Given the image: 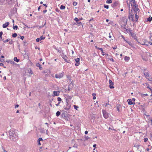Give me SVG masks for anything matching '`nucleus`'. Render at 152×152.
I'll use <instances>...</instances> for the list:
<instances>
[{"mask_svg": "<svg viewBox=\"0 0 152 152\" xmlns=\"http://www.w3.org/2000/svg\"><path fill=\"white\" fill-rule=\"evenodd\" d=\"M138 10H129V19L133 22H137L138 19Z\"/></svg>", "mask_w": 152, "mask_h": 152, "instance_id": "f257e3e1", "label": "nucleus"}, {"mask_svg": "<svg viewBox=\"0 0 152 152\" xmlns=\"http://www.w3.org/2000/svg\"><path fill=\"white\" fill-rule=\"evenodd\" d=\"M10 139L12 141H16L18 140V134L17 130L11 129L9 132Z\"/></svg>", "mask_w": 152, "mask_h": 152, "instance_id": "f03ea898", "label": "nucleus"}, {"mask_svg": "<svg viewBox=\"0 0 152 152\" xmlns=\"http://www.w3.org/2000/svg\"><path fill=\"white\" fill-rule=\"evenodd\" d=\"M127 21V19L126 18H122L120 21L121 27L125 28L126 25Z\"/></svg>", "mask_w": 152, "mask_h": 152, "instance_id": "7ed1b4c3", "label": "nucleus"}, {"mask_svg": "<svg viewBox=\"0 0 152 152\" xmlns=\"http://www.w3.org/2000/svg\"><path fill=\"white\" fill-rule=\"evenodd\" d=\"M64 72L55 75V77L57 79H60L63 77L64 75Z\"/></svg>", "mask_w": 152, "mask_h": 152, "instance_id": "20e7f679", "label": "nucleus"}, {"mask_svg": "<svg viewBox=\"0 0 152 152\" xmlns=\"http://www.w3.org/2000/svg\"><path fill=\"white\" fill-rule=\"evenodd\" d=\"M144 74L145 76V77L146 78H148V77H149L150 76L148 71H147V70L145 69H144Z\"/></svg>", "mask_w": 152, "mask_h": 152, "instance_id": "39448f33", "label": "nucleus"}, {"mask_svg": "<svg viewBox=\"0 0 152 152\" xmlns=\"http://www.w3.org/2000/svg\"><path fill=\"white\" fill-rule=\"evenodd\" d=\"M102 112L104 117L105 118H107L109 117L108 114L105 110H103Z\"/></svg>", "mask_w": 152, "mask_h": 152, "instance_id": "423d86ee", "label": "nucleus"}, {"mask_svg": "<svg viewBox=\"0 0 152 152\" xmlns=\"http://www.w3.org/2000/svg\"><path fill=\"white\" fill-rule=\"evenodd\" d=\"M109 81L110 84V85L109 86V87L111 89L114 88V87L113 86H111V85H112V86H113L114 85L113 83L112 82V80H109Z\"/></svg>", "mask_w": 152, "mask_h": 152, "instance_id": "0eeeda50", "label": "nucleus"}, {"mask_svg": "<svg viewBox=\"0 0 152 152\" xmlns=\"http://www.w3.org/2000/svg\"><path fill=\"white\" fill-rule=\"evenodd\" d=\"M45 37L43 36H41L39 38H37L36 39V41L37 42H39V41L41 40L42 39H45Z\"/></svg>", "mask_w": 152, "mask_h": 152, "instance_id": "6e6552de", "label": "nucleus"}, {"mask_svg": "<svg viewBox=\"0 0 152 152\" xmlns=\"http://www.w3.org/2000/svg\"><path fill=\"white\" fill-rule=\"evenodd\" d=\"M75 61L76 62V63L75 64L76 66H78L80 64V59L79 58H77L75 59Z\"/></svg>", "mask_w": 152, "mask_h": 152, "instance_id": "1a4fd4ad", "label": "nucleus"}, {"mask_svg": "<svg viewBox=\"0 0 152 152\" xmlns=\"http://www.w3.org/2000/svg\"><path fill=\"white\" fill-rule=\"evenodd\" d=\"M130 35L132 36L133 38H134V39H135L136 40H137V39H136V34H134L131 32L130 34Z\"/></svg>", "mask_w": 152, "mask_h": 152, "instance_id": "9d476101", "label": "nucleus"}, {"mask_svg": "<svg viewBox=\"0 0 152 152\" xmlns=\"http://www.w3.org/2000/svg\"><path fill=\"white\" fill-rule=\"evenodd\" d=\"M75 20L76 21V22L79 25H82V23L80 21H79L80 19H79L77 18H75Z\"/></svg>", "mask_w": 152, "mask_h": 152, "instance_id": "9b49d317", "label": "nucleus"}, {"mask_svg": "<svg viewBox=\"0 0 152 152\" xmlns=\"http://www.w3.org/2000/svg\"><path fill=\"white\" fill-rule=\"evenodd\" d=\"M126 31V32L128 33H129V34L131 32H132V30H131V29L130 28H126L125 27V28H123Z\"/></svg>", "mask_w": 152, "mask_h": 152, "instance_id": "f8f14e48", "label": "nucleus"}, {"mask_svg": "<svg viewBox=\"0 0 152 152\" xmlns=\"http://www.w3.org/2000/svg\"><path fill=\"white\" fill-rule=\"evenodd\" d=\"M9 22H7V23H5L3 24V28H6L9 26Z\"/></svg>", "mask_w": 152, "mask_h": 152, "instance_id": "ddd939ff", "label": "nucleus"}, {"mask_svg": "<svg viewBox=\"0 0 152 152\" xmlns=\"http://www.w3.org/2000/svg\"><path fill=\"white\" fill-rule=\"evenodd\" d=\"M127 101L128 102V104L129 105H131L134 104V103H133V102H132V101L131 99H128L127 100Z\"/></svg>", "mask_w": 152, "mask_h": 152, "instance_id": "4468645a", "label": "nucleus"}, {"mask_svg": "<svg viewBox=\"0 0 152 152\" xmlns=\"http://www.w3.org/2000/svg\"><path fill=\"white\" fill-rule=\"evenodd\" d=\"M59 93H58L57 92V91H54L53 92V96H59Z\"/></svg>", "mask_w": 152, "mask_h": 152, "instance_id": "2eb2a0df", "label": "nucleus"}, {"mask_svg": "<svg viewBox=\"0 0 152 152\" xmlns=\"http://www.w3.org/2000/svg\"><path fill=\"white\" fill-rule=\"evenodd\" d=\"M131 6L133 7V10H135H135H137V8H136V4L135 3L132 4Z\"/></svg>", "mask_w": 152, "mask_h": 152, "instance_id": "dca6fc26", "label": "nucleus"}, {"mask_svg": "<svg viewBox=\"0 0 152 152\" xmlns=\"http://www.w3.org/2000/svg\"><path fill=\"white\" fill-rule=\"evenodd\" d=\"M43 141V140L42 138H39L37 140V142L39 145H41L40 142V141Z\"/></svg>", "mask_w": 152, "mask_h": 152, "instance_id": "f3484780", "label": "nucleus"}, {"mask_svg": "<svg viewBox=\"0 0 152 152\" xmlns=\"http://www.w3.org/2000/svg\"><path fill=\"white\" fill-rule=\"evenodd\" d=\"M36 66L39 67V69L40 70H42V68L40 65V64L39 63H37L36 64Z\"/></svg>", "mask_w": 152, "mask_h": 152, "instance_id": "a211bd4d", "label": "nucleus"}, {"mask_svg": "<svg viewBox=\"0 0 152 152\" xmlns=\"http://www.w3.org/2000/svg\"><path fill=\"white\" fill-rule=\"evenodd\" d=\"M28 72L31 75L33 74V72L30 69H29L28 70Z\"/></svg>", "mask_w": 152, "mask_h": 152, "instance_id": "6ab92c4d", "label": "nucleus"}, {"mask_svg": "<svg viewBox=\"0 0 152 152\" xmlns=\"http://www.w3.org/2000/svg\"><path fill=\"white\" fill-rule=\"evenodd\" d=\"M130 59V58L129 57L127 56H125L124 58V60L125 61H128Z\"/></svg>", "mask_w": 152, "mask_h": 152, "instance_id": "aec40b11", "label": "nucleus"}, {"mask_svg": "<svg viewBox=\"0 0 152 152\" xmlns=\"http://www.w3.org/2000/svg\"><path fill=\"white\" fill-rule=\"evenodd\" d=\"M120 105L119 104H118L117 105V110L118 111H120Z\"/></svg>", "mask_w": 152, "mask_h": 152, "instance_id": "412c9836", "label": "nucleus"}, {"mask_svg": "<svg viewBox=\"0 0 152 152\" xmlns=\"http://www.w3.org/2000/svg\"><path fill=\"white\" fill-rule=\"evenodd\" d=\"M14 60L16 61L17 62H18L19 61V59L17 58V57H14Z\"/></svg>", "mask_w": 152, "mask_h": 152, "instance_id": "4be33fe9", "label": "nucleus"}, {"mask_svg": "<svg viewBox=\"0 0 152 152\" xmlns=\"http://www.w3.org/2000/svg\"><path fill=\"white\" fill-rule=\"evenodd\" d=\"M152 20V18L151 17H149V18H148L147 19V21H151Z\"/></svg>", "mask_w": 152, "mask_h": 152, "instance_id": "5701e85b", "label": "nucleus"}, {"mask_svg": "<svg viewBox=\"0 0 152 152\" xmlns=\"http://www.w3.org/2000/svg\"><path fill=\"white\" fill-rule=\"evenodd\" d=\"M62 118H64L66 116V113L65 112L62 113L61 114Z\"/></svg>", "mask_w": 152, "mask_h": 152, "instance_id": "b1692460", "label": "nucleus"}, {"mask_svg": "<svg viewBox=\"0 0 152 152\" xmlns=\"http://www.w3.org/2000/svg\"><path fill=\"white\" fill-rule=\"evenodd\" d=\"M139 43H140L142 45H148L147 44H145V42H143V41H141V42H138Z\"/></svg>", "mask_w": 152, "mask_h": 152, "instance_id": "393cba45", "label": "nucleus"}, {"mask_svg": "<svg viewBox=\"0 0 152 152\" xmlns=\"http://www.w3.org/2000/svg\"><path fill=\"white\" fill-rule=\"evenodd\" d=\"M92 95L93 96V99H96V97H95L96 94L94 93H93L92 94Z\"/></svg>", "mask_w": 152, "mask_h": 152, "instance_id": "a878e982", "label": "nucleus"}, {"mask_svg": "<svg viewBox=\"0 0 152 152\" xmlns=\"http://www.w3.org/2000/svg\"><path fill=\"white\" fill-rule=\"evenodd\" d=\"M65 7L64 6L61 5L60 7V8L61 10L64 9L65 8Z\"/></svg>", "mask_w": 152, "mask_h": 152, "instance_id": "bb28decb", "label": "nucleus"}, {"mask_svg": "<svg viewBox=\"0 0 152 152\" xmlns=\"http://www.w3.org/2000/svg\"><path fill=\"white\" fill-rule=\"evenodd\" d=\"M60 112L59 111H57L56 113V115L57 116H59L60 114Z\"/></svg>", "mask_w": 152, "mask_h": 152, "instance_id": "cd10ccee", "label": "nucleus"}, {"mask_svg": "<svg viewBox=\"0 0 152 152\" xmlns=\"http://www.w3.org/2000/svg\"><path fill=\"white\" fill-rule=\"evenodd\" d=\"M148 96V94H141V96L142 97H144V96Z\"/></svg>", "mask_w": 152, "mask_h": 152, "instance_id": "c85d7f7f", "label": "nucleus"}, {"mask_svg": "<svg viewBox=\"0 0 152 152\" xmlns=\"http://www.w3.org/2000/svg\"><path fill=\"white\" fill-rule=\"evenodd\" d=\"M5 1V0H0V4H3Z\"/></svg>", "mask_w": 152, "mask_h": 152, "instance_id": "c756f323", "label": "nucleus"}, {"mask_svg": "<svg viewBox=\"0 0 152 152\" xmlns=\"http://www.w3.org/2000/svg\"><path fill=\"white\" fill-rule=\"evenodd\" d=\"M147 79H148L149 81H152V78L151 77H149L148 78H147Z\"/></svg>", "mask_w": 152, "mask_h": 152, "instance_id": "7c9ffc66", "label": "nucleus"}, {"mask_svg": "<svg viewBox=\"0 0 152 152\" xmlns=\"http://www.w3.org/2000/svg\"><path fill=\"white\" fill-rule=\"evenodd\" d=\"M18 28V27L17 26H14L13 27V28L14 29H15L16 30H17Z\"/></svg>", "mask_w": 152, "mask_h": 152, "instance_id": "2f4dec72", "label": "nucleus"}, {"mask_svg": "<svg viewBox=\"0 0 152 152\" xmlns=\"http://www.w3.org/2000/svg\"><path fill=\"white\" fill-rule=\"evenodd\" d=\"M112 0H107L106 1V2L107 3L110 4L111 3H112Z\"/></svg>", "mask_w": 152, "mask_h": 152, "instance_id": "473e14b6", "label": "nucleus"}, {"mask_svg": "<svg viewBox=\"0 0 152 152\" xmlns=\"http://www.w3.org/2000/svg\"><path fill=\"white\" fill-rule=\"evenodd\" d=\"M17 36V34L16 33H14V34H13L12 35V37H15L16 36Z\"/></svg>", "mask_w": 152, "mask_h": 152, "instance_id": "72a5a7b5", "label": "nucleus"}, {"mask_svg": "<svg viewBox=\"0 0 152 152\" xmlns=\"http://www.w3.org/2000/svg\"><path fill=\"white\" fill-rule=\"evenodd\" d=\"M74 108L76 110H77V108H78V107L76 105H74Z\"/></svg>", "mask_w": 152, "mask_h": 152, "instance_id": "f704fd0d", "label": "nucleus"}, {"mask_svg": "<svg viewBox=\"0 0 152 152\" xmlns=\"http://www.w3.org/2000/svg\"><path fill=\"white\" fill-rule=\"evenodd\" d=\"M3 34V32L2 31H1L0 32V38L2 39V36Z\"/></svg>", "mask_w": 152, "mask_h": 152, "instance_id": "c9c22d12", "label": "nucleus"}, {"mask_svg": "<svg viewBox=\"0 0 152 152\" xmlns=\"http://www.w3.org/2000/svg\"><path fill=\"white\" fill-rule=\"evenodd\" d=\"M62 58L64 59L67 58V56L66 55H63L62 56Z\"/></svg>", "mask_w": 152, "mask_h": 152, "instance_id": "e433bc0d", "label": "nucleus"}, {"mask_svg": "<svg viewBox=\"0 0 152 152\" xmlns=\"http://www.w3.org/2000/svg\"><path fill=\"white\" fill-rule=\"evenodd\" d=\"M9 43L10 45L12 44L13 43V41L12 40H11V41L9 42Z\"/></svg>", "mask_w": 152, "mask_h": 152, "instance_id": "4c0bfd02", "label": "nucleus"}, {"mask_svg": "<svg viewBox=\"0 0 152 152\" xmlns=\"http://www.w3.org/2000/svg\"><path fill=\"white\" fill-rule=\"evenodd\" d=\"M57 100H58V101L59 102H60L61 100V99L60 97H58L57 98Z\"/></svg>", "mask_w": 152, "mask_h": 152, "instance_id": "58836bf2", "label": "nucleus"}, {"mask_svg": "<svg viewBox=\"0 0 152 152\" xmlns=\"http://www.w3.org/2000/svg\"><path fill=\"white\" fill-rule=\"evenodd\" d=\"M148 138H145L144 139V141L145 142H146L148 140Z\"/></svg>", "mask_w": 152, "mask_h": 152, "instance_id": "ea45409f", "label": "nucleus"}, {"mask_svg": "<svg viewBox=\"0 0 152 152\" xmlns=\"http://www.w3.org/2000/svg\"><path fill=\"white\" fill-rule=\"evenodd\" d=\"M73 4L74 6H76L77 5V3L75 1H74L73 3Z\"/></svg>", "mask_w": 152, "mask_h": 152, "instance_id": "a19ab883", "label": "nucleus"}, {"mask_svg": "<svg viewBox=\"0 0 152 152\" xmlns=\"http://www.w3.org/2000/svg\"><path fill=\"white\" fill-rule=\"evenodd\" d=\"M104 8H106L107 9H108V8L109 6L108 5H104Z\"/></svg>", "mask_w": 152, "mask_h": 152, "instance_id": "79ce46f5", "label": "nucleus"}, {"mask_svg": "<svg viewBox=\"0 0 152 152\" xmlns=\"http://www.w3.org/2000/svg\"><path fill=\"white\" fill-rule=\"evenodd\" d=\"M98 49H99V50L101 51V52H102L103 49L102 48H98Z\"/></svg>", "mask_w": 152, "mask_h": 152, "instance_id": "37998d69", "label": "nucleus"}, {"mask_svg": "<svg viewBox=\"0 0 152 152\" xmlns=\"http://www.w3.org/2000/svg\"><path fill=\"white\" fill-rule=\"evenodd\" d=\"M9 41V40L8 39H7L3 41L4 42H8Z\"/></svg>", "mask_w": 152, "mask_h": 152, "instance_id": "c03bdc74", "label": "nucleus"}, {"mask_svg": "<svg viewBox=\"0 0 152 152\" xmlns=\"http://www.w3.org/2000/svg\"><path fill=\"white\" fill-rule=\"evenodd\" d=\"M131 2H132V3H135V0H132Z\"/></svg>", "mask_w": 152, "mask_h": 152, "instance_id": "a18cd8bd", "label": "nucleus"}, {"mask_svg": "<svg viewBox=\"0 0 152 152\" xmlns=\"http://www.w3.org/2000/svg\"><path fill=\"white\" fill-rule=\"evenodd\" d=\"M117 48V47L116 46H115L114 47H113V49H115Z\"/></svg>", "mask_w": 152, "mask_h": 152, "instance_id": "49530a36", "label": "nucleus"}, {"mask_svg": "<svg viewBox=\"0 0 152 152\" xmlns=\"http://www.w3.org/2000/svg\"><path fill=\"white\" fill-rule=\"evenodd\" d=\"M19 107V105L18 104L16 105L15 106V108H16L18 107Z\"/></svg>", "mask_w": 152, "mask_h": 152, "instance_id": "de8ad7c7", "label": "nucleus"}, {"mask_svg": "<svg viewBox=\"0 0 152 152\" xmlns=\"http://www.w3.org/2000/svg\"><path fill=\"white\" fill-rule=\"evenodd\" d=\"M109 58L110 59V60L111 61H112L113 62H114V60H113V59L112 58Z\"/></svg>", "mask_w": 152, "mask_h": 152, "instance_id": "09e8293b", "label": "nucleus"}, {"mask_svg": "<svg viewBox=\"0 0 152 152\" xmlns=\"http://www.w3.org/2000/svg\"><path fill=\"white\" fill-rule=\"evenodd\" d=\"M148 44H150V45H152V43L151 42H148Z\"/></svg>", "mask_w": 152, "mask_h": 152, "instance_id": "8fccbe9b", "label": "nucleus"}, {"mask_svg": "<svg viewBox=\"0 0 152 152\" xmlns=\"http://www.w3.org/2000/svg\"><path fill=\"white\" fill-rule=\"evenodd\" d=\"M69 108H67L66 107V108H64L65 110H69Z\"/></svg>", "mask_w": 152, "mask_h": 152, "instance_id": "3c124183", "label": "nucleus"}, {"mask_svg": "<svg viewBox=\"0 0 152 152\" xmlns=\"http://www.w3.org/2000/svg\"><path fill=\"white\" fill-rule=\"evenodd\" d=\"M24 36H22L21 37V38H20V39H22V40H23V39H24Z\"/></svg>", "mask_w": 152, "mask_h": 152, "instance_id": "603ef678", "label": "nucleus"}, {"mask_svg": "<svg viewBox=\"0 0 152 152\" xmlns=\"http://www.w3.org/2000/svg\"><path fill=\"white\" fill-rule=\"evenodd\" d=\"M60 103V102H59L57 104H56V106H59V105Z\"/></svg>", "mask_w": 152, "mask_h": 152, "instance_id": "864d4df0", "label": "nucleus"}, {"mask_svg": "<svg viewBox=\"0 0 152 152\" xmlns=\"http://www.w3.org/2000/svg\"><path fill=\"white\" fill-rule=\"evenodd\" d=\"M47 11V10H44L43 12L44 13H45Z\"/></svg>", "mask_w": 152, "mask_h": 152, "instance_id": "5fc2aeb1", "label": "nucleus"}, {"mask_svg": "<svg viewBox=\"0 0 152 152\" xmlns=\"http://www.w3.org/2000/svg\"><path fill=\"white\" fill-rule=\"evenodd\" d=\"M94 20V18H91V19H90L89 20V21H92V20Z\"/></svg>", "mask_w": 152, "mask_h": 152, "instance_id": "6e6d98bb", "label": "nucleus"}, {"mask_svg": "<svg viewBox=\"0 0 152 152\" xmlns=\"http://www.w3.org/2000/svg\"><path fill=\"white\" fill-rule=\"evenodd\" d=\"M85 133L86 134H87L88 133V132L87 131H86L85 132Z\"/></svg>", "mask_w": 152, "mask_h": 152, "instance_id": "4d7b16f0", "label": "nucleus"}, {"mask_svg": "<svg viewBox=\"0 0 152 152\" xmlns=\"http://www.w3.org/2000/svg\"><path fill=\"white\" fill-rule=\"evenodd\" d=\"M3 152H5L6 151V150L4 149V148H2Z\"/></svg>", "mask_w": 152, "mask_h": 152, "instance_id": "13d9d810", "label": "nucleus"}, {"mask_svg": "<svg viewBox=\"0 0 152 152\" xmlns=\"http://www.w3.org/2000/svg\"><path fill=\"white\" fill-rule=\"evenodd\" d=\"M102 52L103 53L102 55L104 56V52H103V50H102Z\"/></svg>", "mask_w": 152, "mask_h": 152, "instance_id": "bf43d9fd", "label": "nucleus"}, {"mask_svg": "<svg viewBox=\"0 0 152 152\" xmlns=\"http://www.w3.org/2000/svg\"><path fill=\"white\" fill-rule=\"evenodd\" d=\"M149 150V149L148 148H146V151H148Z\"/></svg>", "mask_w": 152, "mask_h": 152, "instance_id": "052dcab7", "label": "nucleus"}, {"mask_svg": "<svg viewBox=\"0 0 152 152\" xmlns=\"http://www.w3.org/2000/svg\"><path fill=\"white\" fill-rule=\"evenodd\" d=\"M3 79H4V80H6V76H4V78H3Z\"/></svg>", "mask_w": 152, "mask_h": 152, "instance_id": "680f3d73", "label": "nucleus"}, {"mask_svg": "<svg viewBox=\"0 0 152 152\" xmlns=\"http://www.w3.org/2000/svg\"><path fill=\"white\" fill-rule=\"evenodd\" d=\"M75 13H77V12H78V10H75Z\"/></svg>", "mask_w": 152, "mask_h": 152, "instance_id": "e2e57ef3", "label": "nucleus"}, {"mask_svg": "<svg viewBox=\"0 0 152 152\" xmlns=\"http://www.w3.org/2000/svg\"><path fill=\"white\" fill-rule=\"evenodd\" d=\"M41 9V6H39L38 8V10H40Z\"/></svg>", "mask_w": 152, "mask_h": 152, "instance_id": "0e129e2a", "label": "nucleus"}, {"mask_svg": "<svg viewBox=\"0 0 152 152\" xmlns=\"http://www.w3.org/2000/svg\"><path fill=\"white\" fill-rule=\"evenodd\" d=\"M109 104H107V103H106V104H105V106L106 107L107 106V105H109Z\"/></svg>", "mask_w": 152, "mask_h": 152, "instance_id": "69168bd1", "label": "nucleus"}, {"mask_svg": "<svg viewBox=\"0 0 152 152\" xmlns=\"http://www.w3.org/2000/svg\"><path fill=\"white\" fill-rule=\"evenodd\" d=\"M3 65V64L2 63H0V66H2Z\"/></svg>", "mask_w": 152, "mask_h": 152, "instance_id": "338daca9", "label": "nucleus"}, {"mask_svg": "<svg viewBox=\"0 0 152 152\" xmlns=\"http://www.w3.org/2000/svg\"><path fill=\"white\" fill-rule=\"evenodd\" d=\"M96 144H94L93 145V147H94V148L95 147H96Z\"/></svg>", "mask_w": 152, "mask_h": 152, "instance_id": "774afa93", "label": "nucleus"}]
</instances>
